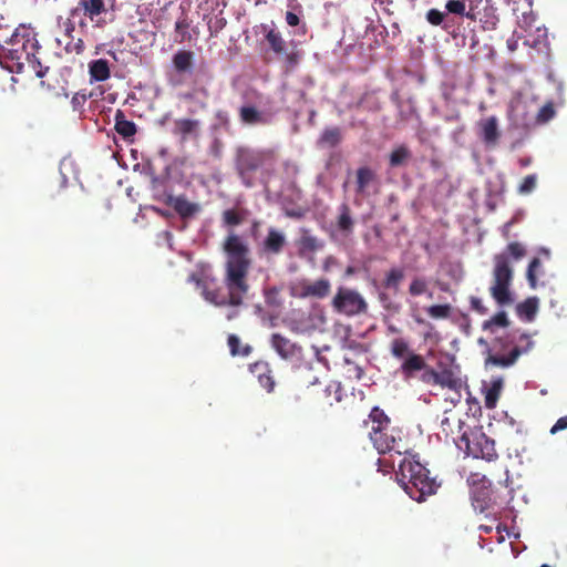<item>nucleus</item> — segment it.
<instances>
[{
    "instance_id": "obj_1",
    "label": "nucleus",
    "mask_w": 567,
    "mask_h": 567,
    "mask_svg": "<svg viewBox=\"0 0 567 567\" xmlns=\"http://www.w3.org/2000/svg\"><path fill=\"white\" fill-rule=\"evenodd\" d=\"M226 254L224 284L227 293L215 288L217 279L212 275L209 266L202 267L200 271L192 272L187 281L194 282L202 289L205 300L216 306L238 307L249 291L248 275L251 266L248 245L234 231L229 233L223 243Z\"/></svg>"
},
{
    "instance_id": "obj_2",
    "label": "nucleus",
    "mask_w": 567,
    "mask_h": 567,
    "mask_svg": "<svg viewBox=\"0 0 567 567\" xmlns=\"http://www.w3.org/2000/svg\"><path fill=\"white\" fill-rule=\"evenodd\" d=\"M39 50L40 45L35 34L25 27L17 28L10 38L0 43V54L11 72L30 71L37 78H43L49 68L42 65L38 56Z\"/></svg>"
},
{
    "instance_id": "obj_3",
    "label": "nucleus",
    "mask_w": 567,
    "mask_h": 567,
    "mask_svg": "<svg viewBox=\"0 0 567 567\" xmlns=\"http://www.w3.org/2000/svg\"><path fill=\"white\" fill-rule=\"evenodd\" d=\"M526 254L525 247L517 243H509L506 249L494 256L493 285L489 292L499 306H508L513 303L509 290L513 280V268L511 267L509 257L514 260L522 259Z\"/></svg>"
},
{
    "instance_id": "obj_4",
    "label": "nucleus",
    "mask_w": 567,
    "mask_h": 567,
    "mask_svg": "<svg viewBox=\"0 0 567 567\" xmlns=\"http://www.w3.org/2000/svg\"><path fill=\"white\" fill-rule=\"evenodd\" d=\"M403 488L416 502H423L436 493L439 484L430 477V471L419 461L403 458L399 465Z\"/></svg>"
},
{
    "instance_id": "obj_5",
    "label": "nucleus",
    "mask_w": 567,
    "mask_h": 567,
    "mask_svg": "<svg viewBox=\"0 0 567 567\" xmlns=\"http://www.w3.org/2000/svg\"><path fill=\"white\" fill-rule=\"evenodd\" d=\"M534 347V341L528 333H520L516 337L515 333L509 334L505 339H497L494 343L495 353L492 350L487 351L485 358V365H494L501 368H508L515 364L522 354L529 352Z\"/></svg>"
},
{
    "instance_id": "obj_6",
    "label": "nucleus",
    "mask_w": 567,
    "mask_h": 567,
    "mask_svg": "<svg viewBox=\"0 0 567 567\" xmlns=\"http://www.w3.org/2000/svg\"><path fill=\"white\" fill-rule=\"evenodd\" d=\"M271 157V152L239 146L235 153V168L246 187L254 185V174Z\"/></svg>"
},
{
    "instance_id": "obj_7",
    "label": "nucleus",
    "mask_w": 567,
    "mask_h": 567,
    "mask_svg": "<svg viewBox=\"0 0 567 567\" xmlns=\"http://www.w3.org/2000/svg\"><path fill=\"white\" fill-rule=\"evenodd\" d=\"M331 307L334 312L354 317L368 311V302L363 296L355 289L340 286L331 300Z\"/></svg>"
},
{
    "instance_id": "obj_8",
    "label": "nucleus",
    "mask_w": 567,
    "mask_h": 567,
    "mask_svg": "<svg viewBox=\"0 0 567 567\" xmlns=\"http://www.w3.org/2000/svg\"><path fill=\"white\" fill-rule=\"evenodd\" d=\"M461 449L464 445L465 453L474 458H483L493 462L498 458L494 440L489 439L485 433L475 431L464 433L461 439Z\"/></svg>"
},
{
    "instance_id": "obj_9",
    "label": "nucleus",
    "mask_w": 567,
    "mask_h": 567,
    "mask_svg": "<svg viewBox=\"0 0 567 567\" xmlns=\"http://www.w3.org/2000/svg\"><path fill=\"white\" fill-rule=\"evenodd\" d=\"M369 437L380 454L388 452H396L402 454L403 451V432L398 426H386L381 429L380 432H369Z\"/></svg>"
},
{
    "instance_id": "obj_10",
    "label": "nucleus",
    "mask_w": 567,
    "mask_h": 567,
    "mask_svg": "<svg viewBox=\"0 0 567 567\" xmlns=\"http://www.w3.org/2000/svg\"><path fill=\"white\" fill-rule=\"evenodd\" d=\"M420 380L427 385H439L443 389L460 391L462 388V379L458 373L449 365H439V370L431 368L420 375Z\"/></svg>"
},
{
    "instance_id": "obj_11",
    "label": "nucleus",
    "mask_w": 567,
    "mask_h": 567,
    "mask_svg": "<svg viewBox=\"0 0 567 567\" xmlns=\"http://www.w3.org/2000/svg\"><path fill=\"white\" fill-rule=\"evenodd\" d=\"M482 2L483 0H468L467 19L480 21L484 30H494L499 22L497 9L489 0H484V7L481 9L478 3Z\"/></svg>"
},
{
    "instance_id": "obj_12",
    "label": "nucleus",
    "mask_w": 567,
    "mask_h": 567,
    "mask_svg": "<svg viewBox=\"0 0 567 567\" xmlns=\"http://www.w3.org/2000/svg\"><path fill=\"white\" fill-rule=\"evenodd\" d=\"M270 346L286 361L298 360L302 355V347L279 332L270 336Z\"/></svg>"
},
{
    "instance_id": "obj_13",
    "label": "nucleus",
    "mask_w": 567,
    "mask_h": 567,
    "mask_svg": "<svg viewBox=\"0 0 567 567\" xmlns=\"http://www.w3.org/2000/svg\"><path fill=\"white\" fill-rule=\"evenodd\" d=\"M331 290V284L328 279L321 278L316 281L302 280L295 287V295L299 298H326Z\"/></svg>"
},
{
    "instance_id": "obj_14",
    "label": "nucleus",
    "mask_w": 567,
    "mask_h": 567,
    "mask_svg": "<svg viewBox=\"0 0 567 567\" xmlns=\"http://www.w3.org/2000/svg\"><path fill=\"white\" fill-rule=\"evenodd\" d=\"M425 359L415 352L409 353V355L403 360L400 370L405 379L414 378L417 372L425 373L427 370H431Z\"/></svg>"
},
{
    "instance_id": "obj_15",
    "label": "nucleus",
    "mask_w": 567,
    "mask_h": 567,
    "mask_svg": "<svg viewBox=\"0 0 567 567\" xmlns=\"http://www.w3.org/2000/svg\"><path fill=\"white\" fill-rule=\"evenodd\" d=\"M480 136L486 145H496L501 132L498 130V118L496 116H489L478 122Z\"/></svg>"
},
{
    "instance_id": "obj_16",
    "label": "nucleus",
    "mask_w": 567,
    "mask_h": 567,
    "mask_svg": "<svg viewBox=\"0 0 567 567\" xmlns=\"http://www.w3.org/2000/svg\"><path fill=\"white\" fill-rule=\"evenodd\" d=\"M355 220L348 203H342L338 207V216L334 221L337 230L344 237L352 235Z\"/></svg>"
},
{
    "instance_id": "obj_17",
    "label": "nucleus",
    "mask_w": 567,
    "mask_h": 567,
    "mask_svg": "<svg viewBox=\"0 0 567 567\" xmlns=\"http://www.w3.org/2000/svg\"><path fill=\"white\" fill-rule=\"evenodd\" d=\"M286 236L282 231L271 227L262 241L261 249L265 254L279 255L286 246Z\"/></svg>"
},
{
    "instance_id": "obj_18",
    "label": "nucleus",
    "mask_w": 567,
    "mask_h": 567,
    "mask_svg": "<svg viewBox=\"0 0 567 567\" xmlns=\"http://www.w3.org/2000/svg\"><path fill=\"white\" fill-rule=\"evenodd\" d=\"M200 122L194 118H177L174 122L173 134L182 141L196 137L199 133Z\"/></svg>"
},
{
    "instance_id": "obj_19",
    "label": "nucleus",
    "mask_w": 567,
    "mask_h": 567,
    "mask_svg": "<svg viewBox=\"0 0 567 567\" xmlns=\"http://www.w3.org/2000/svg\"><path fill=\"white\" fill-rule=\"evenodd\" d=\"M251 372L258 379L259 384L267 391L272 392L276 385L272 370L268 362L259 361L251 365Z\"/></svg>"
},
{
    "instance_id": "obj_20",
    "label": "nucleus",
    "mask_w": 567,
    "mask_h": 567,
    "mask_svg": "<svg viewBox=\"0 0 567 567\" xmlns=\"http://www.w3.org/2000/svg\"><path fill=\"white\" fill-rule=\"evenodd\" d=\"M165 204L172 206L182 218L192 217L199 210L197 204L190 203L184 196L174 197L173 195H167Z\"/></svg>"
},
{
    "instance_id": "obj_21",
    "label": "nucleus",
    "mask_w": 567,
    "mask_h": 567,
    "mask_svg": "<svg viewBox=\"0 0 567 567\" xmlns=\"http://www.w3.org/2000/svg\"><path fill=\"white\" fill-rule=\"evenodd\" d=\"M377 181L375 172L369 166H361L355 172V193L365 195L367 189Z\"/></svg>"
},
{
    "instance_id": "obj_22",
    "label": "nucleus",
    "mask_w": 567,
    "mask_h": 567,
    "mask_svg": "<svg viewBox=\"0 0 567 567\" xmlns=\"http://www.w3.org/2000/svg\"><path fill=\"white\" fill-rule=\"evenodd\" d=\"M239 118L246 125L267 124L269 122L262 112L251 105H244L239 109Z\"/></svg>"
},
{
    "instance_id": "obj_23",
    "label": "nucleus",
    "mask_w": 567,
    "mask_h": 567,
    "mask_svg": "<svg viewBox=\"0 0 567 567\" xmlns=\"http://www.w3.org/2000/svg\"><path fill=\"white\" fill-rule=\"evenodd\" d=\"M172 61L177 73L190 72L194 64V52L189 50H178L173 55Z\"/></svg>"
},
{
    "instance_id": "obj_24",
    "label": "nucleus",
    "mask_w": 567,
    "mask_h": 567,
    "mask_svg": "<svg viewBox=\"0 0 567 567\" xmlns=\"http://www.w3.org/2000/svg\"><path fill=\"white\" fill-rule=\"evenodd\" d=\"M89 73H90L91 80H93V81H96V82L106 81L111 75L110 65H109L107 60L97 59V60L92 61L89 64Z\"/></svg>"
},
{
    "instance_id": "obj_25",
    "label": "nucleus",
    "mask_w": 567,
    "mask_h": 567,
    "mask_svg": "<svg viewBox=\"0 0 567 567\" xmlns=\"http://www.w3.org/2000/svg\"><path fill=\"white\" fill-rule=\"evenodd\" d=\"M539 300L537 297H528L516 307L517 315L526 321H533L538 311Z\"/></svg>"
},
{
    "instance_id": "obj_26",
    "label": "nucleus",
    "mask_w": 567,
    "mask_h": 567,
    "mask_svg": "<svg viewBox=\"0 0 567 567\" xmlns=\"http://www.w3.org/2000/svg\"><path fill=\"white\" fill-rule=\"evenodd\" d=\"M115 131L124 138H130L136 133V125L134 122L125 118L124 113L118 110L115 114Z\"/></svg>"
},
{
    "instance_id": "obj_27",
    "label": "nucleus",
    "mask_w": 567,
    "mask_h": 567,
    "mask_svg": "<svg viewBox=\"0 0 567 567\" xmlns=\"http://www.w3.org/2000/svg\"><path fill=\"white\" fill-rule=\"evenodd\" d=\"M79 7L84 10V14L93 21L95 17L105 12L104 0H80Z\"/></svg>"
},
{
    "instance_id": "obj_28",
    "label": "nucleus",
    "mask_w": 567,
    "mask_h": 567,
    "mask_svg": "<svg viewBox=\"0 0 567 567\" xmlns=\"http://www.w3.org/2000/svg\"><path fill=\"white\" fill-rule=\"evenodd\" d=\"M494 505V501L491 497L488 489H476L473 493V506L476 511L481 513L491 508Z\"/></svg>"
},
{
    "instance_id": "obj_29",
    "label": "nucleus",
    "mask_w": 567,
    "mask_h": 567,
    "mask_svg": "<svg viewBox=\"0 0 567 567\" xmlns=\"http://www.w3.org/2000/svg\"><path fill=\"white\" fill-rule=\"evenodd\" d=\"M247 210L245 209H226L223 212L221 218L226 226L235 227L243 224L246 219Z\"/></svg>"
},
{
    "instance_id": "obj_30",
    "label": "nucleus",
    "mask_w": 567,
    "mask_h": 567,
    "mask_svg": "<svg viewBox=\"0 0 567 567\" xmlns=\"http://www.w3.org/2000/svg\"><path fill=\"white\" fill-rule=\"evenodd\" d=\"M341 142V130L339 127H327L318 143L320 146L334 147Z\"/></svg>"
},
{
    "instance_id": "obj_31",
    "label": "nucleus",
    "mask_w": 567,
    "mask_h": 567,
    "mask_svg": "<svg viewBox=\"0 0 567 567\" xmlns=\"http://www.w3.org/2000/svg\"><path fill=\"white\" fill-rule=\"evenodd\" d=\"M403 278H404L403 269L394 267V268H391L386 272L382 285L385 289H392L394 291H398Z\"/></svg>"
},
{
    "instance_id": "obj_32",
    "label": "nucleus",
    "mask_w": 567,
    "mask_h": 567,
    "mask_svg": "<svg viewBox=\"0 0 567 567\" xmlns=\"http://www.w3.org/2000/svg\"><path fill=\"white\" fill-rule=\"evenodd\" d=\"M429 280L425 277L415 276L411 279L408 292L412 297H420L429 292Z\"/></svg>"
},
{
    "instance_id": "obj_33",
    "label": "nucleus",
    "mask_w": 567,
    "mask_h": 567,
    "mask_svg": "<svg viewBox=\"0 0 567 567\" xmlns=\"http://www.w3.org/2000/svg\"><path fill=\"white\" fill-rule=\"evenodd\" d=\"M390 352L395 359L404 360L412 351L410 350L408 341L402 338H396L391 341Z\"/></svg>"
},
{
    "instance_id": "obj_34",
    "label": "nucleus",
    "mask_w": 567,
    "mask_h": 567,
    "mask_svg": "<svg viewBox=\"0 0 567 567\" xmlns=\"http://www.w3.org/2000/svg\"><path fill=\"white\" fill-rule=\"evenodd\" d=\"M411 157V152L405 145L394 148L389 157L390 166L398 167L403 165Z\"/></svg>"
},
{
    "instance_id": "obj_35",
    "label": "nucleus",
    "mask_w": 567,
    "mask_h": 567,
    "mask_svg": "<svg viewBox=\"0 0 567 567\" xmlns=\"http://www.w3.org/2000/svg\"><path fill=\"white\" fill-rule=\"evenodd\" d=\"M266 40L269 43L271 50L277 54L285 53L286 41L281 37V33L271 29L266 34Z\"/></svg>"
},
{
    "instance_id": "obj_36",
    "label": "nucleus",
    "mask_w": 567,
    "mask_h": 567,
    "mask_svg": "<svg viewBox=\"0 0 567 567\" xmlns=\"http://www.w3.org/2000/svg\"><path fill=\"white\" fill-rule=\"evenodd\" d=\"M503 381L501 379L494 381L491 388L486 391L485 394V406L488 409H493L496 406V403L499 398V392L502 390Z\"/></svg>"
},
{
    "instance_id": "obj_37",
    "label": "nucleus",
    "mask_w": 567,
    "mask_h": 567,
    "mask_svg": "<svg viewBox=\"0 0 567 567\" xmlns=\"http://www.w3.org/2000/svg\"><path fill=\"white\" fill-rule=\"evenodd\" d=\"M509 324V320L505 311H499L494 315L491 319L484 321L483 330L493 332L495 327L506 328Z\"/></svg>"
},
{
    "instance_id": "obj_38",
    "label": "nucleus",
    "mask_w": 567,
    "mask_h": 567,
    "mask_svg": "<svg viewBox=\"0 0 567 567\" xmlns=\"http://www.w3.org/2000/svg\"><path fill=\"white\" fill-rule=\"evenodd\" d=\"M425 311L432 319H447L451 317L452 307L449 303L432 305L426 307Z\"/></svg>"
},
{
    "instance_id": "obj_39",
    "label": "nucleus",
    "mask_w": 567,
    "mask_h": 567,
    "mask_svg": "<svg viewBox=\"0 0 567 567\" xmlns=\"http://www.w3.org/2000/svg\"><path fill=\"white\" fill-rule=\"evenodd\" d=\"M556 115L555 106L551 101L544 104L538 111L535 123L536 124H545L549 122Z\"/></svg>"
},
{
    "instance_id": "obj_40",
    "label": "nucleus",
    "mask_w": 567,
    "mask_h": 567,
    "mask_svg": "<svg viewBox=\"0 0 567 567\" xmlns=\"http://www.w3.org/2000/svg\"><path fill=\"white\" fill-rule=\"evenodd\" d=\"M466 7V0H449L445 4L449 13L467 18Z\"/></svg>"
},
{
    "instance_id": "obj_41",
    "label": "nucleus",
    "mask_w": 567,
    "mask_h": 567,
    "mask_svg": "<svg viewBox=\"0 0 567 567\" xmlns=\"http://www.w3.org/2000/svg\"><path fill=\"white\" fill-rule=\"evenodd\" d=\"M540 259L537 257L533 258L528 265L526 276L532 289H535L537 287V271L540 268Z\"/></svg>"
},
{
    "instance_id": "obj_42",
    "label": "nucleus",
    "mask_w": 567,
    "mask_h": 567,
    "mask_svg": "<svg viewBox=\"0 0 567 567\" xmlns=\"http://www.w3.org/2000/svg\"><path fill=\"white\" fill-rule=\"evenodd\" d=\"M537 186V175L530 174L524 177L522 183L519 184L517 192L520 195H528L530 194Z\"/></svg>"
},
{
    "instance_id": "obj_43",
    "label": "nucleus",
    "mask_w": 567,
    "mask_h": 567,
    "mask_svg": "<svg viewBox=\"0 0 567 567\" xmlns=\"http://www.w3.org/2000/svg\"><path fill=\"white\" fill-rule=\"evenodd\" d=\"M92 96L91 93L85 91L76 92L71 99V105L74 112L82 113L86 101Z\"/></svg>"
},
{
    "instance_id": "obj_44",
    "label": "nucleus",
    "mask_w": 567,
    "mask_h": 567,
    "mask_svg": "<svg viewBox=\"0 0 567 567\" xmlns=\"http://www.w3.org/2000/svg\"><path fill=\"white\" fill-rule=\"evenodd\" d=\"M165 182L166 181L164 178H159V177H154L152 179V190H153L154 195L157 198L162 199L164 203H165V199L167 198V195H172L171 193L167 192Z\"/></svg>"
},
{
    "instance_id": "obj_45",
    "label": "nucleus",
    "mask_w": 567,
    "mask_h": 567,
    "mask_svg": "<svg viewBox=\"0 0 567 567\" xmlns=\"http://www.w3.org/2000/svg\"><path fill=\"white\" fill-rule=\"evenodd\" d=\"M228 347L233 355H247L250 348L247 346L243 350L240 349V340L237 336L230 334L228 337Z\"/></svg>"
},
{
    "instance_id": "obj_46",
    "label": "nucleus",
    "mask_w": 567,
    "mask_h": 567,
    "mask_svg": "<svg viewBox=\"0 0 567 567\" xmlns=\"http://www.w3.org/2000/svg\"><path fill=\"white\" fill-rule=\"evenodd\" d=\"M445 13L437 9H430L426 12V20L432 25H440L444 21Z\"/></svg>"
},
{
    "instance_id": "obj_47",
    "label": "nucleus",
    "mask_w": 567,
    "mask_h": 567,
    "mask_svg": "<svg viewBox=\"0 0 567 567\" xmlns=\"http://www.w3.org/2000/svg\"><path fill=\"white\" fill-rule=\"evenodd\" d=\"M470 303H471L472 310H474L475 312H477L480 315H486L488 311V309L483 305L482 299L478 297L471 296Z\"/></svg>"
},
{
    "instance_id": "obj_48",
    "label": "nucleus",
    "mask_w": 567,
    "mask_h": 567,
    "mask_svg": "<svg viewBox=\"0 0 567 567\" xmlns=\"http://www.w3.org/2000/svg\"><path fill=\"white\" fill-rule=\"evenodd\" d=\"M300 61V54L297 51L290 52L286 54V64L289 70H292L297 66Z\"/></svg>"
},
{
    "instance_id": "obj_49",
    "label": "nucleus",
    "mask_w": 567,
    "mask_h": 567,
    "mask_svg": "<svg viewBox=\"0 0 567 567\" xmlns=\"http://www.w3.org/2000/svg\"><path fill=\"white\" fill-rule=\"evenodd\" d=\"M386 419H389V416L379 406H374L369 414V421H385Z\"/></svg>"
},
{
    "instance_id": "obj_50",
    "label": "nucleus",
    "mask_w": 567,
    "mask_h": 567,
    "mask_svg": "<svg viewBox=\"0 0 567 567\" xmlns=\"http://www.w3.org/2000/svg\"><path fill=\"white\" fill-rule=\"evenodd\" d=\"M567 429V415L559 417L550 429V434H556L559 431Z\"/></svg>"
},
{
    "instance_id": "obj_51",
    "label": "nucleus",
    "mask_w": 567,
    "mask_h": 567,
    "mask_svg": "<svg viewBox=\"0 0 567 567\" xmlns=\"http://www.w3.org/2000/svg\"><path fill=\"white\" fill-rule=\"evenodd\" d=\"M414 320L417 324H422L429 329V331L423 336L424 340H429L432 336L431 331L434 330V326L419 316L414 317Z\"/></svg>"
},
{
    "instance_id": "obj_52",
    "label": "nucleus",
    "mask_w": 567,
    "mask_h": 567,
    "mask_svg": "<svg viewBox=\"0 0 567 567\" xmlns=\"http://www.w3.org/2000/svg\"><path fill=\"white\" fill-rule=\"evenodd\" d=\"M370 422H371L370 432H373V431L380 432L381 429L392 425L390 417L386 419L385 421L381 420V421H370Z\"/></svg>"
},
{
    "instance_id": "obj_53",
    "label": "nucleus",
    "mask_w": 567,
    "mask_h": 567,
    "mask_svg": "<svg viewBox=\"0 0 567 567\" xmlns=\"http://www.w3.org/2000/svg\"><path fill=\"white\" fill-rule=\"evenodd\" d=\"M286 22L290 27H297L300 24V18L297 13H295L292 11H287L286 12Z\"/></svg>"
},
{
    "instance_id": "obj_54",
    "label": "nucleus",
    "mask_w": 567,
    "mask_h": 567,
    "mask_svg": "<svg viewBox=\"0 0 567 567\" xmlns=\"http://www.w3.org/2000/svg\"><path fill=\"white\" fill-rule=\"evenodd\" d=\"M226 24V20L224 18L217 19L214 24L209 23L208 29L210 31V34L217 33L219 30H221Z\"/></svg>"
},
{
    "instance_id": "obj_55",
    "label": "nucleus",
    "mask_w": 567,
    "mask_h": 567,
    "mask_svg": "<svg viewBox=\"0 0 567 567\" xmlns=\"http://www.w3.org/2000/svg\"><path fill=\"white\" fill-rule=\"evenodd\" d=\"M506 45H507L508 51L514 52V51H516V50H517L518 41H517V39H515L514 37H512V38H509V39L506 41Z\"/></svg>"
},
{
    "instance_id": "obj_56",
    "label": "nucleus",
    "mask_w": 567,
    "mask_h": 567,
    "mask_svg": "<svg viewBox=\"0 0 567 567\" xmlns=\"http://www.w3.org/2000/svg\"><path fill=\"white\" fill-rule=\"evenodd\" d=\"M302 244L307 248H315L316 239L312 237L303 238Z\"/></svg>"
},
{
    "instance_id": "obj_57",
    "label": "nucleus",
    "mask_w": 567,
    "mask_h": 567,
    "mask_svg": "<svg viewBox=\"0 0 567 567\" xmlns=\"http://www.w3.org/2000/svg\"><path fill=\"white\" fill-rule=\"evenodd\" d=\"M74 29H75L74 24L70 20H68L65 22V34L69 38L72 37V32L74 31Z\"/></svg>"
},
{
    "instance_id": "obj_58",
    "label": "nucleus",
    "mask_w": 567,
    "mask_h": 567,
    "mask_svg": "<svg viewBox=\"0 0 567 567\" xmlns=\"http://www.w3.org/2000/svg\"><path fill=\"white\" fill-rule=\"evenodd\" d=\"M354 274H355V268L354 267H352V266L347 267V269H346V276L347 277L352 276Z\"/></svg>"
},
{
    "instance_id": "obj_59",
    "label": "nucleus",
    "mask_w": 567,
    "mask_h": 567,
    "mask_svg": "<svg viewBox=\"0 0 567 567\" xmlns=\"http://www.w3.org/2000/svg\"><path fill=\"white\" fill-rule=\"evenodd\" d=\"M480 529L483 530L485 534H489L492 532V526L481 525Z\"/></svg>"
},
{
    "instance_id": "obj_60",
    "label": "nucleus",
    "mask_w": 567,
    "mask_h": 567,
    "mask_svg": "<svg viewBox=\"0 0 567 567\" xmlns=\"http://www.w3.org/2000/svg\"><path fill=\"white\" fill-rule=\"evenodd\" d=\"M82 49H83V42H82V40H79V43L76 45V52L80 53L82 51Z\"/></svg>"
},
{
    "instance_id": "obj_61",
    "label": "nucleus",
    "mask_w": 567,
    "mask_h": 567,
    "mask_svg": "<svg viewBox=\"0 0 567 567\" xmlns=\"http://www.w3.org/2000/svg\"><path fill=\"white\" fill-rule=\"evenodd\" d=\"M529 164H530V159L529 158L520 159V165L522 166H527Z\"/></svg>"
},
{
    "instance_id": "obj_62",
    "label": "nucleus",
    "mask_w": 567,
    "mask_h": 567,
    "mask_svg": "<svg viewBox=\"0 0 567 567\" xmlns=\"http://www.w3.org/2000/svg\"><path fill=\"white\" fill-rule=\"evenodd\" d=\"M389 330L392 332V333H398L399 332V329L395 328L394 326H390L389 327Z\"/></svg>"
},
{
    "instance_id": "obj_63",
    "label": "nucleus",
    "mask_w": 567,
    "mask_h": 567,
    "mask_svg": "<svg viewBox=\"0 0 567 567\" xmlns=\"http://www.w3.org/2000/svg\"><path fill=\"white\" fill-rule=\"evenodd\" d=\"M425 296H427V298H432L433 297V292L429 289V292L425 293Z\"/></svg>"
},
{
    "instance_id": "obj_64",
    "label": "nucleus",
    "mask_w": 567,
    "mask_h": 567,
    "mask_svg": "<svg viewBox=\"0 0 567 567\" xmlns=\"http://www.w3.org/2000/svg\"><path fill=\"white\" fill-rule=\"evenodd\" d=\"M301 28H302V33H306V31H307V27H306V24H305V23L302 24V27H301Z\"/></svg>"
}]
</instances>
